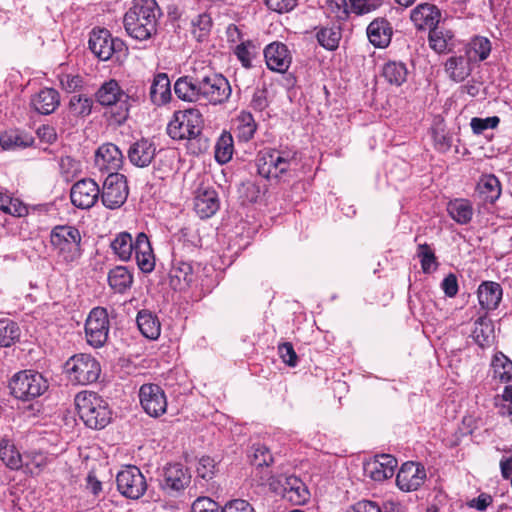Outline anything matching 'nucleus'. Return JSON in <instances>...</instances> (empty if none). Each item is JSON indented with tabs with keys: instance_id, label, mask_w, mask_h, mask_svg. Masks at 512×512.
<instances>
[{
	"instance_id": "obj_44",
	"label": "nucleus",
	"mask_w": 512,
	"mask_h": 512,
	"mask_svg": "<svg viewBox=\"0 0 512 512\" xmlns=\"http://www.w3.org/2000/svg\"><path fill=\"white\" fill-rule=\"evenodd\" d=\"M382 76L392 85L400 86L407 78V68L402 62L391 61L384 65Z\"/></svg>"
},
{
	"instance_id": "obj_15",
	"label": "nucleus",
	"mask_w": 512,
	"mask_h": 512,
	"mask_svg": "<svg viewBox=\"0 0 512 512\" xmlns=\"http://www.w3.org/2000/svg\"><path fill=\"white\" fill-rule=\"evenodd\" d=\"M140 405L144 412L151 417L158 418L167 410V397L161 386L154 383H145L139 389Z\"/></svg>"
},
{
	"instance_id": "obj_58",
	"label": "nucleus",
	"mask_w": 512,
	"mask_h": 512,
	"mask_svg": "<svg viewBox=\"0 0 512 512\" xmlns=\"http://www.w3.org/2000/svg\"><path fill=\"white\" fill-rule=\"evenodd\" d=\"M328 10L338 20L345 21L349 18V5L347 0H326Z\"/></svg>"
},
{
	"instance_id": "obj_48",
	"label": "nucleus",
	"mask_w": 512,
	"mask_h": 512,
	"mask_svg": "<svg viewBox=\"0 0 512 512\" xmlns=\"http://www.w3.org/2000/svg\"><path fill=\"white\" fill-rule=\"evenodd\" d=\"M491 367L495 378H499L504 382L512 379V361L502 352L495 353Z\"/></svg>"
},
{
	"instance_id": "obj_36",
	"label": "nucleus",
	"mask_w": 512,
	"mask_h": 512,
	"mask_svg": "<svg viewBox=\"0 0 512 512\" xmlns=\"http://www.w3.org/2000/svg\"><path fill=\"white\" fill-rule=\"evenodd\" d=\"M235 133L240 141L248 142L257 130V123L253 115L248 111H241L235 119Z\"/></svg>"
},
{
	"instance_id": "obj_23",
	"label": "nucleus",
	"mask_w": 512,
	"mask_h": 512,
	"mask_svg": "<svg viewBox=\"0 0 512 512\" xmlns=\"http://www.w3.org/2000/svg\"><path fill=\"white\" fill-rule=\"evenodd\" d=\"M283 487V498L293 505H304L310 498L306 484L295 475L286 476Z\"/></svg>"
},
{
	"instance_id": "obj_28",
	"label": "nucleus",
	"mask_w": 512,
	"mask_h": 512,
	"mask_svg": "<svg viewBox=\"0 0 512 512\" xmlns=\"http://www.w3.org/2000/svg\"><path fill=\"white\" fill-rule=\"evenodd\" d=\"M392 27L384 18L373 20L367 27L369 41L378 48H385L391 42Z\"/></svg>"
},
{
	"instance_id": "obj_21",
	"label": "nucleus",
	"mask_w": 512,
	"mask_h": 512,
	"mask_svg": "<svg viewBox=\"0 0 512 512\" xmlns=\"http://www.w3.org/2000/svg\"><path fill=\"white\" fill-rule=\"evenodd\" d=\"M397 460L389 454L377 455L373 460L364 464L365 475L374 481H384L394 475Z\"/></svg>"
},
{
	"instance_id": "obj_56",
	"label": "nucleus",
	"mask_w": 512,
	"mask_h": 512,
	"mask_svg": "<svg viewBox=\"0 0 512 512\" xmlns=\"http://www.w3.org/2000/svg\"><path fill=\"white\" fill-rule=\"evenodd\" d=\"M432 138L434 141V147L442 153L447 152L452 146V137L444 130V128H433Z\"/></svg>"
},
{
	"instance_id": "obj_57",
	"label": "nucleus",
	"mask_w": 512,
	"mask_h": 512,
	"mask_svg": "<svg viewBox=\"0 0 512 512\" xmlns=\"http://www.w3.org/2000/svg\"><path fill=\"white\" fill-rule=\"evenodd\" d=\"M191 512H224L217 502L208 497H198L192 504Z\"/></svg>"
},
{
	"instance_id": "obj_63",
	"label": "nucleus",
	"mask_w": 512,
	"mask_h": 512,
	"mask_svg": "<svg viewBox=\"0 0 512 512\" xmlns=\"http://www.w3.org/2000/svg\"><path fill=\"white\" fill-rule=\"evenodd\" d=\"M62 89L68 93L75 92L80 89L83 85V79L79 75H64L60 79Z\"/></svg>"
},
{
	"instance_id": "obj_64",
	"label": "nucleus",
	"mask_w": 512,
	"mask_h": 512,
	"mask_svg": "<svg viewBox=\"0 0 512 512\" xmlns=\"http://www.w3.org/2000/svg\"><path fill=\"white\" fill-rule=\"evenodd\" d=\"M224 512H255L252 505L244 499H234L226 503Z\"/></svg>"
},
{
	"instance_id": "obj_49",
	"label": "nucleus",
	"mask_w": 512,
	"mask_h": 512,
	"mask_svg": "<svg viewBox=\"0 0 512 512\" xmlns=\"http://www.w3.org/2000/svg\"><path fill=\"white\" fill-rule=\"evenodd\" d=\"M417 257L420 260L422 271L426 274L436 270L438 263L433 249L427 243L419 244Z\"/></svg>"
},
{
	"instance_id": "obj_26",
	"label": "nucleus",
	"mask_w": 512,
	"mask_h": 512,
	"mask_svg": "<svg viewBox=\"0 0 512 512\" xmlns=\"http://www.w3.org/2000/svg\"><path fill=\"white\" fill-rule=\"evenodd\" d=\"M149 97L153 105L163 106L172 98L170 79L166 73L160 72L154 75L151 82Z\"/></svg>"
},
{
	"instance_id": "obj_9",
	"label": "nucleus",
	"mask_w": 512,
	"mask_h": 512,
	"mask_svg": "<svg viewBox=\"0 0 512 512\" xmlns=\"http://www.w3.org/2000/svg\"><path fill=\"white\" fill-rule=\"evenodd\" d=\"M9 388L16 399L29 401L41 396L48 389V382L42 374L25 370L12 377Z\"/></svg>"
},
{
	"instance_id": "obj_18",
	"label": "nucleus",
	"mask_w": 512,
	"mask_h": 512,
	"mask_svg": "<svg viewBox=\"0 0 512 512\" xmlns=\"http://www.w3.org/2000/svg\"><path fill=\"white\" fill-rule=\"evenodd\" d=\"M95 167L101 172L118 173L124 163V155L113 143H104L95 152Z\"/></svg>"
},
{
	"instance_id": "obj_3",
	"label": "nucleus",
	"mask_w": 512,
	"mask_h": 512,
	"mask_svg": "<svg viewBox=\"0 0 512 512\" xmlns=\"http://www.w3.org/2000/svg\"><path fill=\"white\" fill-rule=\"evenodd\" d=\"M203 124V116L198 109L179 110L174 112L167 133L174 140H188L191 145L197 144L193 153H200L209 147L208 139L202 135Z\"/></svg>"
},
{
	"instance_id": "obj_24",
	"label": "nucleus",
	"mask_w": 512,
	"mask_h": 512,
	"mask_svg": "<svg viewBox=\"0 0 512 512\" xmlns=\"http://www.w3.org/2000/svg\"><path fill=\"white\" fill-rule=\"evenodd\" d=\"M218 193L213 188H200L195 196L194 209L200 218H210L219 209Z\"/></svg>"
},
{
	"instance_id": "obj_47",
	"label": "nucleus",
	"mask_w": 512,
	"mask_h": 512,
	"mask_svg": "<svg viewBox=\"0 0 512 512\" xmlns=\"http://www.w3.org/2000/svg\"><path fill=\"white\" fill-rule=\"evenodd\" d=\"M93 100L87 95L75 94L71 96L68 104V110L75 117H87L91 114Z\"/></svg>"
},
{
	"instance_id": "obj_61",
	"label": "nucleus",
	"mask_w": 512,
	"mask_h": 512,
	"mask_svg": "<svg viewBox=\"0 0 512 512\" xmlns=\"http://www.w3.org/2000/svg\"><path fill=\"white\" fill-rule=\"evenodd\" d=\"M260 194V187L252 182L242 184L240 189V195L244 202L255 203L259 199Z\"/></svg>"
},
{
	"instance_id": "obj_37",
	"label": "nucleus",
	"mask_w": 512,
	"mask_h": 512,
	"mask_svg": "<svg viewBox=\"0 0 512 512\" xmlns=\"http://www.w3.org/2000/svg\"><path fill=\"white\" fill-rule=\"evenodd\" d=\"M34 138L19 130L5 131L0 135V145L4 150L26 148L32 145Z\"/></svg>"
},
{
	"instance_id": "obj_6",
	"label": "nucleus",
	"mask_w": 512,
	"mask_h": 512,
	"mask_svg": "<svg viewBox=\"0 0 512 512\" xmlns=\"http://www.w3.org/2000/svg\"><path fill=\"white\" fill-rule=\"evenodd\" d=\"M75 405L80 419L91 429H103L111 421L112 413L108 403L95 392L78 393Z\"/></svg>"
},
{
	"instance_id": "obj_41",
	"label": "nucleus",
	"mask_w": 512,
	"mask_h": 512,
	"mask_svg": "<svg viewBox=\"0 0 512 512\" xmlns=\"http://www.w3.org/2000/svg\"><path fill=\"white\" fill-rule=\"evenodd\" d=\"M491 52V42L488 38L477 36L471 40L465 53L471 62L483 61Z\"/></svg>"
},
{
	"instance_id": "obj_40",
	"label": "nucleus",
	"mask_w": 512,
	"mask_h": 512,
	"mask_svg": "<svg viewBox=\"0 0 512 512\" xmlns=\"http://www.w3.org/2000/svg\"><path fill=\"white\" fill-rule=\"evenodd\" d=\"M136 240L133 241L131 234L127 232L119 233L111 242L113 252L122 261H127L131 258L135 251Z\"/></svg>"
},
{
	"instance_id": "obj_27",
	"label": "nucleus",
	"mask_w": 512,
	"mask_h": 512,
	"mask_svg": "<svg viewBox=\"0 0 512 512\" xmlns=\"http://www.w3.org/2000/svg\"><path fill=\"white\" fill-rule=\"evenodd\" d=\"M31 105L39 114L49 115L60 105V95L53 88H43L32 97Z\"/></svg>"
},
{
	"instance_id": "obj_8",
	"label": "nucleus",
	"mask_w": 512,
	"mask_h": 512,
	"mask_svg": "<svg viewBox=\"0 0 512 512\" xmlns=\"http://www.w3.org/2000/svg\"><path fill=\"white\" fill-rule=\"evenodd\" d=\"M293 162H295L293 152L265 149L257 156V172L266 179H279L288 172Z\"/></svg>"
},
{
	"instance_id": "obj_32",
	"label": "nucleus",
	"mask_w": 512,
	"mask_h": 512,
	"mask_svg": "<svg viewBox=\"0 0 512 512\" xmlns=\"http://www.w3.org/2000/svg\"><path fill=\"white\" fill-rule=\"evenodd\" d=\"M447 212L457 224L466 225L472 220L474 208L469 200L458 198L448 202Z\"/></svg>"
},
{
	"instance_id": "obj_51",
	"label": "nucleus",
	"mask_w": 512,
	"mask_h": 512,
	"mask_svg": "<svg viewBox=\"0 0 512 512\" xmlns=\"http://www.w3.org/2000/svg\"><path fill=\"white\" fill-rule=\"evenodd\" d=\"M348 512H399L393 503H385L380 507L377 502L361 500L354 504Z\"/></svg>"
},
{
	"instance_id": "obj_12",
	"label": "nucleus",
	"mask_w": 512,
	"mask_h": 512,
	"mask_svg": "<svg viewBox=\"0 0 512 512\" xmlns=\"http://www.w3.org/2000/svg\"><path fill=\"white\" fill-rule=\"evenodd\" d=\"M110 323L106 308H93L85 323L87 342L95 348L102 347L108 339Z\"/></svg>"
},
{
	"instance_id": "obj_2",
	"label": "nucleus",
	"mask_w": 512,
	"mask_h": 512,
	"mask_svg": "<svg viewBox=\"0 0 512 512\" xmlns=\"http://www.w3.org/2000/svg\"><path fill=\"white\" fill-rule=\"evenodd\" d=\"M161 16L156 0H133L123 18L125 31L133 39L148 40L157 34Z\"/></svg>"
},
{
	"instance_id": "obj_19",
	"label": "nucleus",
	"mask_w": 512,
	"mask_h": 512,
	"mask_svg": "<svg viewBox=\"0 0 512 512\" xmlns=\"http://www.w3.org/2000/svg\"><path fill=\"white\" fill-rule=\"evenodd\" d=\"M440 9L431 3H421L411 10L410 19L417 30H428L436 28L441 20Z\"/></svg>"
},
{
	"instance_id": "obj_50",
	"label": "nucleus",
	"mask_w": 512,
	"mask_h": 512,
	"mask_svg": "<svg viewBox=\"0 0 512 512\" xmlns=\"http://www.w3.org/2000/svg\"><path fill=\"white\" fill-rule=\"evenodd\" d=\"M249 457L251 464L257 467L269 466L274 462V457L265 444H254Z\"/></svg>"
},
{
	"instance_id": "obj_7",
	"label": "nucleus",
	"mask_w": 512,
	"mask_h": 512,
	"mask_svg": "<svg viewBox=\"0 0 512 512\" xmlns=\"http://www.w3.org/2000/svg\"><path fill=\"white\" fill-rule=\"evenodd\" d=\"M69 381L77 385L95 383L101 374L99 361L90 354L79 353L71 356L64 364Z\"/></svg>"
},
{
	"instance_id": "obj_38",
	"label": "nucleus",
	"mask_w": 512,
	"mask_h": 512,
	"mask_svg": "<svg viewBox=\"0 0 512 512\" xmlns=\"http://www.w3.org/2000/svg\"><path fill=\"white\" fill-rule=\"evenodd\" d=\"M477 188L484 201L488 203H494L501 195L500 181L493 174L481 176Z\"/></svg>"
},
{
	"instance_id": "obj_59",
	"label": "nucleus",
	"mask_w": 512,
	"mask_h": 512,
	"mask_svg": "<svg viewBox=\"0 0 512 512\" xmlns=\"http://www.w3.org/2000/svg\"><path fill=\"white\" fill-rule=\"evenodd\" d=\"M269 106L268 91L265 87L257 88L253 92L250 107L258 112L264 111Z\"/></svg>"
},
{
	"instance_id": "obj_29",
	"label": "nucleus",
	"mask_w": 512,
	"mask_h": 512,
	"mask_svg": "<svg viewBox=\"0 0 512 512\" xmlns=\"http://www.w3.org/2000/svg\"><path fill=\"white\" fill-rule=\"evenodd\" d=\"M480 306L486 310H494L502 299V287L493 281L482 282L477 290Z\"/></svg>"
},
{
	"instance_id": "obj_1",
	"label": "nucleus",
	"mask_w": 512,
	"mask_h": 512,
	"mask_svg": "<svg viewBox=\"0 0 512 512\" xmlns=\"http://www.w3.org/2000/svg\"><path fill=\"white\" fill-rule=\"evenodd\" d=\"M176 96L186 102L201 105H220L231 96L229 81L222 75L211 70L194 76H183L174 83Z\"/></svg>"
},
{
	"instance_id": "obj_45",
	"label": "nucleus",
	"mask_w": 512,
	"mask_h": 512,
	"mask_svg": "<svg viewBox=\"0 0 512 512\" xmlns=\"http://www.w3.org/2000/svg\"><path fill=\"white\" fill-rule=\"evenodd\" d=\"M21 335L18 324L8 318L0 319V347H10Z\"/></svg>"
},
{
	"instance_id": "obj_54",
	"label": "nucleus",
	"mask_w": 512,
	"mask_h": 512,
	"mask_svg": "<svg viewBox=\"0 0 512 512\" xmlns=\"http://www.w3.org/2000/svg\"><path fill=\"white\" fill-rule=\"evenodd\" d=\"M254 45L251 42H242L234 49V54L245 68L252 67V59L254 58Z\"/></svg>"
},
{
	"instance_id": "obj_43",
	"label": "nucleus",
	"mask_w": 512,
	"mask_h": 512,
	"mask_svg": "<svg viewBox=\"0 0 512 512\" xmlns=\"http://www.w3.org/2000/svg\"><path fill=\"white\" fill-rule=\"evenodd\" d=\"M453 37L454 35L451 30L437 26L429 32L428 41L430 47L440 54L447 51L449 42Z\"/></svg>"
},
{
	"instance_id": "obj_30",
	"label": "nucleus",
	"mask_w": 512,
	"mask_h": 512,
	"mask_svg": "<svg viewBox=\"0 0 512 512\" xmlns=\"http://www.w3.org/2000/svg\"><path fill=\"white\" fill-rule=\"evenodd\" d=\"M471 63L466 53L464 55L451 56L445 62V72L454 82H461L471 74Z\"/></svg>"
},
{
	"instance_id": "obj_62",
	"label": "nucleus",
	"mask_w": 512,
	"mask_h": 512,
	"mask_svg": "<svg viewBox=\"0 0 512 512\" xmlns=\"http://www.w3.org/2000/svg\"><path fill=\"white\" fill-rule=\"evenodd\" d=\"M441 289L443 290L444 294L449 297L453 298L457 295L459 290L458 285V279L457 276L454 273H449L441 282Z\"/></svg>"
},
{
	"instance_id": "obj_52",
	"label": "nucleus",
	"mask_w": 512,
	"mask_h": 512,
	"mask_svg": "<svg viewBox=\"0 0 512 512\" xmlns=\"http://www.w3.org/2000/svg\"><path fill=\"white\" fill-rule=\"evenodd\" d=\"M192 33L198 41H202L210 32L212 19L209 14L202 13L192 20Z\"/></svg>"
},
{
	"instance_id": "obj_53",
	"label": "nucleus",
	"mask_w": 512,
	"mask_h": 512,
	"mask_svg": "<svg viewBox=\"0 0 512 512\" xmlns=\"http://www.w3.org/2000/svg\"><path fill=\"white\" fill-rule=\"evenodd\" d=\"M197 477L196 482L201 483V481L208 482L209 480L213 479L215 475V462L212 458L209 456L202 457L197 465Z\"/></svg>"
},
{
	"instance_id": "obj_22",
	"label": "nucleus",
	"mask_w": 512,
	"mask_h": 512,
	"mask_svg": "<svg viewBox=\"0 0 512 512\" xmlns=\"http://www.w3.org/2000/svg\"><path fill=\"white\" fill-rule=\"evenodd\" d=\"M156 156V145L148 138H141L132 143L127 151L130 163L136 167H148Z\"/></svg>"
},
{
	"instance_id": "obj_13",
	"label": "nucleus",
	"mask_w": 512,
	"mask_h": 512,
	"mask_svg": "<svg viewBox=\"0 0 512 512\" xmlns=\"http://www.w3.org/2000/svg\"><path fill=\"white\" fill-rule=\"evenodd\" d=\"M192 475L181 463L167 464L162 472L160 487L168 495L178 496L191 483Z\"/></svg>"
},
{
	"instance_id": "obj_60",
	"label": "nucleus",
	"mask_w": 512,
	"mask_h": 512,
	"mask_svg": "<svg viewBox=\"0 0 512 512\" xmlns=\"http://www.w3.org/2000/svg\"><path fill=\"white\" fill-rule=\"evenodd\" d=\"M280 358L290 367H295L298 362L297 354L293 345L289 342L282 343L278 346Z\"/></svg>"
},
{
	"instance_id": "obj_33",
	"label": "nucleus",
	"mask_w": 512,
	"mask_h": 512,
	"mask_svg": "<svg viewBox=\"0 0 512 512\" xmlns=\"http://www.w3.org/2000/svg\"><path fill=\"white\" fill-rule=\"evenodd\" d=\"M471 337L481 348L489 347L494 340V324L487 317H479L474 322Z\"/></svg>"
},
{
	"instance_id": "obj_42",
	"label": "nucleus",
	"mask_w": 512,
	"mask_h": 512,
	"mask_svg": "<svg viewBox=\"0 0 512 512\" xmlns=\"http://www.w3.org/2000/svg\"><path fill=\"white\" fill-rule=\"evenodd\" d=\"M0 459L11 470H18L22 467L21 454L8 439L0 440Z\"/></svg>"
},
{
	"instance_id": "obj_10",
	"label": "nucleus",
	"mask_w": 512,
	"mask_h": 512,
	"mask_svg": "<svg viewBox=\"0 0 512 512\" xmlns=\"http://www.w3.org/2000/svg\"><path fill=\"white\" fill-rule=\"evenodd\" d=\"M88 47L101 61H107L114 55L119 58L126 55L127 46L120 38L112 37L106 28H93L89 33Z\"/></svg>"
},
{
	"instance_id": "obj_46",
	"label": "nucleus",
	"mask_w": 512,
	"mask_h": 512,
	"mask_svg": "<svg viewBox=\"0 0 512 512\" xmlns=\"http://www.w3.org/2000/svg\"><path fill=\"white\" fill-rule=\"evenodd\" d=\"M341 37L342 33L339 26L323 27L316 34L318 43L329 51L338 48Z\"/></svg>"
},
{
	"instance_id": "obj_5",
	"label": "nucleus",
	"mask_w": 512,
	"mask_h": 512,
	"mask_svg": "<svg viewBox=\"0 0 512 512\" xmlns=\"http://www.w3.org/2000/svg\"><path fill=\"white\" fill-rule=\"evenodd\" d=\"M95 99L101 106L108 108L109 121L116 125L124 124L129 118L131 102L134 98L127 94L119 83L110 79L96 91Z\"/></svg>"
},
{
	"instance_id": "obj_31",
	"label": "nucleus",
	"mask_w": 512,
	"mask_h": 512,
	"mask_svg": "<svg viewBox=\"0 0 512 512\" xmlns=\"http://www.w3.org/2000/svg\"><path fill=\"white\" fill-rule=\"evenodd\" d=\"M137 326L144 337L157 340L161 334V323L156 314L150 310H140L136 318Z\"/></svg>"
},
{
	"instance_id": "obj_14",
	"label": "nucleus",
	"mask_w": 512,
	"mask_h": 512,
	"mask_svg": "<svg viewBox=\"0 0 512 512\" xmlns=\"http://www.w3.org/2000/svg\"><path fill=\"white\" fill-rule=\"evenodd\" d=\"M128 186L126 177L120 173H110L103 183L101 201L108 209H117L127 200Z\"/></svg>"
},
{
	"instance_id": "obj_35",
	"label": "nucleus",
	"mask_w": 512,
	"mask_h": 512,
	"mask_svg": "<svg viewBox=\"0 0 512 512\" xmlns=\"http://www.w3.org/2000/svg\"><path fill=\"white\" fill-rule=\"evenodd\" d=\"M132 283L133 275L124 266H116L108 273V284L115 293H125Z\"/></svg>"
},
{
	"instance_id": "obj_4",
	"label": "nucleus",
	"mask_w": 512,
	"mask_h": 512,
	"mask_svg": "<svg viewBox=\"0 0 512 512\" xmlns=\"http://www.w3.org/2000/svg\"><path fill=\"white\" fill-rule=\"evenodd\" d=\"M50 244L56 263L73 267L83 255L82 235L73 225H57L50 232Z\"/></svg>"
},
{
	"instance_id": "obj_20",
	"label": "nucleus",
	"mask_w": 512,
	"mask_h": 512,
	"mask_svg": "<svg viewBox=\"0 0 512 512\" xmlns=\"http://www.w3.org/2000/svg\"><path fill=\"white\" fill-rule=\"evenodd\" d=\"M264 58L268 69L284 73L290 67L292 55L282 42H272L264 49Z\"/></svg>"
},
{
	"instance_id": "obj_55",
	"label": "nucleus",
	"mask_w": 512,
	"mask_h": 512,
	"mask_svg": "<svg viewBox=\"0 0 512 512\" xmlns=\"http://www.w3.org/2000/svg\"><path fill=\"white\" fill-rule=\"evenodd\" d=\"M500 123L498 116L487 118L474 117L471 119L470 126L474 134H482L487 129H495Z\"/></svg>"
},
{
	"instance_id": "obj_39",
	"label": "nucleus",
	"mask_w": 512,
	"mask_h": 512,
	"mask_svg": "<svg viewBox=\"0 0 512 512\" xmlns=\"http://www.w3.org/2000/svg\"><path fill=\"white\" fill-rule=\"evenodd\" d=\"M234 153V140L230 132L223 131L215 144L214 157L217 163H228Z\"/></svg>"
},
{
	"instance_id": "obj_11",
	"label": "nucleus",
	"mask_w": 512,
	"mask_h": 512,
	"mask_svg": "<svg viewBox=\"0 0 512 512\" xmlns=\"http://www.w3.org/2000/svg\"><path fill=\"white\" fill-rule=\"evenodd\" d=\"M116 484L119 493L131 500L140 499L148 487L145 476L134 465H128L117 473Z\"/></svg>"
},
{
	"instance_id": "obj_17",
	"label": "nucleus",
	"mask_w": 512,
	"mask_h": 512,
	"mask_svg": "<svg viewBox=\"0 0 512 512\" xmlns=\"http://www.w3.org/2000/svg\"><path fill=\"white\" fill-rule=\"evenodd\" d=\"M100 195L98 184L90 178L77 181L71 188L72 204L80 209H89L95 205Z\"/></svg>"
},
{
	"instance_id": "obj_25",
	"label": "nucleus",
	"mask_w": 512,
	"mask_h": 512,
	"mask_svg": "<svg viewBox=\"0 0 512 512\" xmlns=\"http://www.w3.org/2000/svg\"><path fill=\"white\" fill-rule=\"evenodd\" d=\"M136 263L143 273H150L155 267V257L150 241L145 233H139L136 237L135 251Z\"/></svg>"
},
{
	"instance_id": "obj_16",
	"label": "nucleus",
	"mask_w": 512,
	"mask_h": 512,
	"mask_svg": "<svg viewBox=\"0 0 512 512\" xmlns=\"http://www.w3.org/2000/svg\"><path fill=\"white\" fill-rule=\"evenodd\" d=\"M426 477V470L422 464L408 461L400 467L396 476V483L400 490L411 492L419 489L425 482Z\"/></svg>"
},
{
	"instance_id": "obj_34",
	"label": "nucleus",
	"mask_w": 512,
	"mask_h": 512,
	"mask_svg": "<svg viewBox=\"0 0 512 512\" xmlns=\"http://www.w3.org/2000/svg\"><path fill=\"white\" fill-rule=\"evenodd\" d=\"M172 283L177 281L175 286L182 290L189 287L194 281V272L192 263L183 260H174L173 267L170 271Z\"/></svg>"
}]
</instances>
